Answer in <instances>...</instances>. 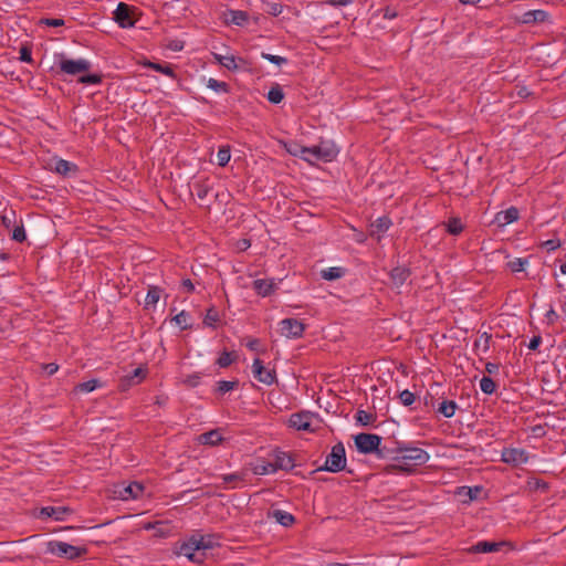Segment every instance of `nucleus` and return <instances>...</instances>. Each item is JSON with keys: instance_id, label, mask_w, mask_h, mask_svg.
<instances>
[{"instance_id": "1", "label": "nucleus", "mask_w": 566, "mask_h": 566, "mask_svg": "<svg viewBox=\"0 0 566 566\" xmlns=\"http://www.w3.org/2000/svg\"><path fill=\"white\" fill-rule=\"evenodd\" d=\"M396 447L390 449V457L402 461L397 468L403 472H412V465H422L430 459L429 453L418 447L405 442H395Z\"/></svg>"}, {"instance_id": "2", "label": "nucleus", "mask_w": 566, "mask_h": 566, "mask_svg": "<svg viewBox=\"0 0 566 566\" xmlns=\"http://www.w3.org/2000/svg\"><path fill=\"white\" fill-rule=\"evenodd\" d=\"M381 437L375 433H358L354 437L357 451L363 454H376L377 458L385 459L390 457V449L381 447Z\"/></svg>"}, {"instance_id": "3", "label": "nucleus", "mask_w": 566, "mask_h": 566, "mask_svg": "<svg viewBox=\"0 0 566 566\" xmlns=\"http://www.w3.org/2000/svg\"><path fill=\"white\" fill-rule=\"evenodd\" d=\"M339 153V149L332 140H321L317 145L312 147H302V158L311 161L312 159L329 163L334 160Z\"/></svg>"}, {"instance_id": "4", "label": "nucleus", "mask_w": 566, "mask_h": 566, "mask_svg": "<svg viewBox=\"0 0 566 566\" xmlns=\"http://www.w3.org/2000/svg\"><path fill=\"white\" fill-rule=\"evenodd\" d=\"M346 469V451L342 442L332 447L331 453L327 455L324 465L316 469V471H328L337 473Z\"/></svg>"}, {"instance_id": "5", "label": "nucleus", "mask_w": 566, "mask_h": 566, "mask_svg": "<svg viewBox=\"0 0 566 566\" xmlns=\"http://www.w3.org/2000/svg\"><path fill=\"white\" fill-rule=\"evenodd\" d=\"M46 552L59 557H64L70 560H75L86 555L87 548L73 546L69 543L61 541H50L46 544Z\"/></svg>"}, {"instance_id": "6", "label": "nucleus", "mask_w": 566, "mask_h": 566, "mask_svg": "<svg viewBox=\"0 0 566 566\" xmlns=\"http://www.w3.org/2000/svg\"><path fill=\"white\" fill-rule=\"evenodd\" d=\"M59 67H60L61 73L76 76V75H80V74H83V73L90 71L92 67V64L90 61H87L85 59L71 60V59L65 57L64 54H61L60 61H59Z\"/></svg>"}, {"instance_id": "7", "label": "nucleus", "mask_w": 566, "mask_h": 566, "mask_svg": "<svg viewBox=\"0 0 566 566\" xmlns=\"http://www.w3.org/2000/svg\"><path fill=\"white\" fill-rule=\"evenodd\" d=\"M148 369L146 367H138L132 373L123 376L118 381V390L125 392L132 387L140 384L147 376Z\"/></svg>"}, {"instance_id": "8", "label": "nucleus", "mask_w": 566, "mask_h": 566, "mask_svg": "<svg viewBox=\"0 0 566 566\" xmlns=\"http://www.w3.org/2000/svg\"><path fill=\"white\" fill-rule=\"evenodd\" d=\"M305 325L296 318H284L280 322V332L289 338L302 337Z\"/></svg>"}, {"instance_id": "9", "label": "nucleus", "mask_w": 566, "mask_h": 566, "mask_svg": "<svg viewBox=\"0 0 566 566\" xmlns=\"http://www.w3.org/2000/svg\"><path fill=\"white\" fill-rule=\"evenodd\" d=\"M114 21L120 27V28H132L135 24V20L133 19V7L119 2L117 4V8L114 11Z\"/></svg>"}, {"instance_id": "10", "label": "nucleus", "mask_w": 566, "mask_h": 566, "mask_svg": "<svg viewBox=\"0 0 566 566\" xmlns=\"http://www.w3.org/2000/svg\"><path fill=\"white\" fill-rule=\"evenodd\" d=\"M314 417V413L311 411H300L292 413L289 419V426L291 428H294L296 430H303V431H314L312 428L311 421Z\"/></svg>"}, {"instance_id": "11", "label": "nucleus", "mask_w": 566, "mask_h": 566, "mask_svg": "<svg viewBox=\"0 0 566 566\" xmlns=\"http://www.w3.org/2000/svg\"><path fill=\"white\" fill-rule=\"evenodd\" d=\"M502 461L518 467L528 461V453L522 448H505L502 451Z\"/></svg>"}, {"instance_id": "12", "label": "nucleus", "mask_w": 566, "mask_h": 566, "mask_svg": "<svg viewBox=\"0 0 566 566\" xmlns=\"http://www.w3.org/2000/svg\"><path fill=\"white\" fill-rule=\"evenodd\" d=\"M178 554L186 556L193 563L200 564L205 560V553H199L198 547H196V535H192L187 542L180 545Z\"/></svg>"}, {"instance_id": "13", "label": "nucleus", "mask_w": 566, "mask_h": 566, "mask_svg": "<svg viewBox=\"0 0 566 566\" xmlns=\"http://www.w3.org/2000/svg\"><path fill=\"white\" fill-rule=\"evenodd\" d=\"M252 371L255 379L265 385H272L276 381L275 370H269L263 366L260 358H255L252 364Z\"/></svg>"}, {"instance_id": "14", "label": "nucleus", "mask_w": 566, "mask_h": 566, "mask_svg": "<svg viewBox=\"0 0 566 566\" xmlns=\"http://www.w3.org/2000/svg\"><path fill=\"white\" fill-rule=\"evenodd\" d=\"M73 513V510L69 506H44L41 507L39 514L36 515L39 518H53L55 521L62 522L65 521L66 515Z\"/></svg>"}, {"instance_id": "15", "label": "nucleus", "mask_w": 566, "mask_h": 566, "mask_svg": "<svg viewBox=\"0 0 566 566\" xmlns=\"http://www.w3.org/2000/svg\"><path fill=\"white\" fill-rule=\"evenodd\" d=\"M412 271L408 266H395L389 272V281L392 289L399 290L411 276Z\"/></svg>"}, {"instance_id": "16", "label": "nucleus", "mask_w": 566, "mask_h": 566, "mask_svg": "<svg viewBox=\"0 0 566 566\" xmlns=\"http://www.w3.org/2000/svg\"><path fill=\"white\" fill-rule=\"evenodd\" d=\"M274 468L275 471L277 470H284V471H291L295 467V460L292 453H287L281 450L274 451Z\"/></svg>"}, {"instance_id": "17", "label": "nucleus", "mask_w": 566, "mask_h": 566, "mask_svg": "<svg viewBox=\"0 0 566 566\" xmlns=\"http://www.w3.org/2000/svg\"><path fill=\"white\" fill-rule=\"evenodd\" d=\"M252 287L259 296L266 297L276 291L277 285L273 279H258L253 281Z\"/></svg>"}, {"instance_id": "18", "label": "nucleus", "mask_w": 566, "mask_h": 566, "mask_svg": "<svg viewBox=\"0 0 566 566\" xmlns=\"http://www.w3.org/2000/svg\"><path fill=\"white\" fill-rule=\"evenodd\" d=\"M549 13L545 10H530L522 14L520 22L523 24H535L548 21Z\"/></svg>"}, {"instance_id": "19", "label": "nucleus", "mask_w": 566, "mask_h": 566, "mask_svg": "<svg viewBox=\"0 0 566 566\" xmlns=\"http://www.w3.org/2000/svg\"><path fill=\"white\" fill-rule=\"evenodd\" d=\"M520 212L515 207H510L504 211H500L495 214L494 223L499 227L507 226L518 219Z\"/></svg>"}, {"instance_id": "20", "label": "nucleus", "mask_w": 566, "mask_h": 566, "mask_svg": "<svg viewBox=\"0 0 566 566\" xmlns=\"http://www.w3.org/2000/svg\"><path fill=\"white\" fill-rule=\"evenodd\" d=\"M224 21L227 24L243 27L249 21V14L247 11L229 9L224 13Z\"/></svg>"}, {"instance_id": "21", "label": "nucleus", "mask_w": 566, "mask_h": 566, "mask_svg": "<svg viewBox=\"0 0 566 566\" xmlns=\"http://www.w3.org/2000/svg\"><path fill=\"white\" fill-rule=\"evenodd\" d=\"M53 170L56 174L66 177V176L76 174L78 171V167L76 164H74L72 161L59 158V159L54 160Z\"/></svg>"}, {"instance_id": "22", "label": "nucleus", "mask_w": 566, "mask_h": 566, "mask_svg": "<svg viewBox=\"0 0 566 566\" xmlns=\"http://www.w3.org/2000/svg\"><path fill=\"white\" fill-rule=\"evenodd\" d=\"M506 545V542H488V541H480L476 544H474L470 552L475 554H485V553H492L500 551V547Z\"/></svg>"}, {"instance_id": "23", "label": "nucleus", "mask_w": 566, "mask_h": 566, "mask_svg": "<svg viewBox=\"0 0 566 566\" xmlns=\"http://www.w3.org/2000/svg\"><path fill=\"white\" fill-rule=\"evenodd\" d=\"M219 546L218 537L216 535H196V547L199 553H205Z\"/></svg>"}, {"instance_id": "24", "label": "nucleus", "mask_w": 566, "mask_h": 566, "mask_svg": "<svg viewBox=\"0 0 566 566\" xmlns=\"http://www.w3.org/2000/svg\"><path fill=\"white\" fill-rule=\"evenodd\" d=\"M223 440L220 429H212L208 432H203L198 437L199 443L203 446H218Z\"/></svg>"}, {"instance_id": "25", "label": "nucleus", "mask_w": 566, "mask_h": 566, "mask_svg": "<svg viewBox=\"0 0 566 566\" xmlns=\"http://www.w3.org/2000/svg\"><path fill=\"white\" fill-rule=\"evenodd\" d=\"M144 492V486L143 484L138 483V482H132L129 483L127 486H124L120 491H119V496L123 499V500H129V499H138Z\"/></svg>"}, {"instance_id": "26", "label": "nucleus", "mask_w": 566, "mask_h": 566, "mask_svg": "<svg viewBox=\"0 0 566 566\" xmlns=\"http://www.w3.org/2000/svg\"><path fill=\"white\" fill-rule=\"evenodd\" d=\"M392 222L389 217L382 216L375 220V222L371 223V230L370 235L375 237L378 235V240L380 239V234L385 233L390 227Z\"/></svg>"}, {"instance_id": "27", "label": "nucleus", "mask_w": 566, "mask_h": 566, "mask_svg": "<svg viewBox=\"0 0 566 566\" xmlns=\"http://www.w3.org/2000/svg\"><path fill=\"white\" fill-rule=\"evenodd\" d=\"M268 516L274 518L279 524L285 527L292 526L295 523V517L291 513L282 510H273L269 512Z\"/></svg>"}, {"instance_id": "28", "label": "nucleus", "mask_w": 566, "mask_h": 566, "mask_svg": "<svg viewBox=\"0 0 566 566\" xmlns=\"http://www.w3.org/2000/svg\"><path fill=\"white\" fill-rule=\"evenodd\" d=\"M192 187L200 200L206 199L209 192L212 190V186L210 185L208 178L193 182Z\"/></svg>"}, {"instance_id": "29", "label": "nucleus", "mask_w": 566, "mask_h": 566, "mask_svg": "<svg viewBox=\"0 0 566 566\" xmlns=\"http://www.w3.org/2000/svg\"><path fill=\"white\" fill-rule=\"evenodd\" d=\"M145 66L149 67V69H153L159 73H163L171 78H177V74L174 70V66L169 63H166V64H160V63H155V62H150L148 61L147 63L144 64Z\"/></svg>"}, {"instance_id": "30", "label": "nucleus", "mask_w": 566, "mask_h": 566, "mask_svg": "<svg viewBox=\"0 0 566 566\" xmlns=\"http://www.w3.org/2000/svg\"><path fill=\"white\" fill-rule=\"evenodd\" d=\"M284 92H283V88L280 84L277 83H274L268 94H266V98L270 103L272 104H280L283 99H284Z\"/></svg>"}, {"instance_id": "31", "label": "nucleus", "mask_w": 566, "mask_h": 566, "mask_svg": "<svg viewBox=\"0 0 566 566\" xmlns=\"http://www.w3.org/2000/svg\"><path fill=\"white\" fill-rule=\"evenodd\" d=\"M458 405L454 400H443L438 405L437 411L446 418L454 416Z\"/></svg>"}, {"instance_id": "32", "label": "nucleus", "mask_w": 566, "mask_h": 566, "mask_svg": "<svg viewBox=\"0 0 566 566\" xmlns=\"http://www.w3.org/2000/svg\"><path fill=\"white\" fill-rule=\"evenodd\" d=\"M239 387V380H220L217 382L214 388V394L218 396H223L227 392L234 390Z\"/></svg>"}, {"instance_id": "33", "label": "nucleus", "mask_w": 566, "mask_h": 566, "mask_svg": "<svg viewBox=\"0 0 566 566\" xmlns=\"http://www.w3.org/2000/svg\"><path fill=\"white\" fill-rule=\"evenodd\" d=\"M214 59L218 61L219 64H221L223 67H226L229 71H237L239 70V64L237 63V57L233 55H221V54H213Z\"/></svg>"}, {"instance_id": "34", "label": "nucleus", "mask_w": 566, "mask_h": 566, "mask_svg": "<svg viewBox=\"0 0 566 566\" xmlns=\"http://www.w3.org/2000/svg\"><path fill=\"white\" fill-rule=\"evenodd\" d=\"M345 275V269L340 266H332L321 272V276L326 281H334Z\"/></svg>"}, {"instance_id": "35", "label": "nucleus", "mask_w": 566, "mask_h": 566, "mask_svg": "<svg viewBox=\"0 0 566 566\" xmlns=\"http://www.w3.org/2000/svg\"><path fill=\"white\" fill-rule=\"evenodd\" d=\"M161 295V289L158 286H149L146 298H145V307L148 308L150 306H155Z\"/></svg>"}, {"instance_id": "36", "label": "nucleus", "mask_w": 566, "mask_h": 566, "mask_svg": "<svg viewBox=\"0 0 566 566\" xmlns=\"http://www.w3.org/2000/svg\"><path fill=\"white\" fill-rule=\"evenodd\" d=\"M102 387V382L98 379H90L75 386L76 392L87 394L96 388Z\"/></svg>"}, {"instance_id": "37", "label": "nucleus", "mask_w": 566, "mask_h": 566, "mask_svg": "<svg viewBox=\"0 0 566 566\" xmlns=\"http://www.w3.org/2000/svg\"><path fill=\"white\" fill-rule=\"evenodd\" d=\"M190 314L186 311H181L180 313H178L177 315H175L172 317V321L182 329V331H186V329H189L191 328V324H190Z\"/></svg>"}, {"instance_id": "38", "label": "nucleus", "mask_w": 566, "mask_h": 566, "mask_svg": "<svg viewBox=\"0 0 566 566\" xmlns=\"http://www.w3.org/2000/svg\"><path fill=\"white\" fill-rule=\"evenodd\" d=\"M9 231H11V239L17 242L22 243L27 240V233L22 221L20 222V224L15 223Z\"/></svg>"}, {"instance_id": "39", "label": "nucleus", "mask_w": 566, "mask_h": 566, "mask_svg": "<svg viewBox=\"0 0 566 566\" xmlns=\"http://www.w3.org/2000/svg\"><path fill=\"white\" fill-rule=\"evenodd\" d=\"M235 358L237 356L234 353L223 350L216 363L220 368H227L235 360Z\"/></svg>"}, {"instance_id": "40", "label": "nucleus", "mask_w": 566, "mask_h": 566, "mask_svg": "<svg viewBox=\"0 0 566 566\" xmlns=\"http://www.w3.org/2000/svg\"><path fill=\"white\" fill-rule=\"evenodd\" d=\"M231 158V149L230 146H221L217 154L218 165L220 167H224L228 165Z\"/></svg>"}, {"instance_id": "41", "label": "nucleus", "mask_w": 566, "mask_h": 566, "mask_svg": "<svg viewBox=\"0 0 566 566\" xmlns=\"http://www.w3.org/2000/svg\"><path fill=\"white\" fill-rule=\"evenodd\" d=\"M77 82L84 85H98L103 82L101 74H83L80 75Z\"/></svg>"}, {"instance_id": "42", "label": "nucleus", "mask_w": 566, "mask_h": 566, "mask_svg": "<svg viewBox=\"0 0 566 566\" xmlns=\"http://www.w3.org/2000/svg\"><path fill=\"white\" fill-rule=\"evenodd\" d=\"M447 231L452 235H459L463 231V224L459 218H450L447 222Z\"/></svg>"}, {"instance_id": "43", "label": "nucleus", "mask_w": 566, "mask_h": 566, "mask_svg": "<svg viewBox=\"0 0 566 566\" xmlns=\"http://www.w3.org/2000/svg\"><path fill=\"white\" fill-rule=\"evenodd\" d=\"M355 419L361 426H369L371 422L376 420V415L365 410H358L355 415Z\"/></svg>"}, {"instance_id": "44", "label": "nucleus", "mask_w": 566, "mask_h": 566, "mask_svg": "<svg viewBox=\"0 0 566 566\" xmlns=\"http://www.w3.org/2000/svg\"><path fill=\"white\" fill-rule=\"evenodd\" d=\"M207 87L216 91V92H222V93H229L230 92V86L228 83L226 82H221V81H218L216 78H209L207 81Z\"/></svg>"}, {"instance_id": "45", "label": "nucleus", "mask_w": 566, "mask_h": 566, "mask_svg": "<svg viewBox=\"0 0 566 566\" xmlns=\"http://www.w3.org/2000/svg\"><path fill=\"white\" fill-rule=\"evenodd\" d=\"M480 388L485 395H492L496 389V385L491 377L483 376L480 380Z\"/></svg>"}, {"instance_id": "46", "label": "nucleus", "mask_w": 566, "mask_h": 566, "mask_svg": "<svg viewBox=\"0 0 566 566\" xmlns=\"http://www.w3.org/2000/svg\"><path fill=\"white\" fill-rule=\"evenodd\" d=\"M528 264L527 258H516L507 263V268L512 272H522L525 270V266Z\"/></svg>"}, {"instance_id": "47", "label": "nucleus", "mask_w": 566, "mask_h": 566, "mask_svg": "<svg viewBox=\"0 0 566 566\" xmlns=\"http://www.w3.org/2000/svg\"><path fill=\"white\" fill-rule=\"evenodd\" d=\"M482 492V486H462L459 491V494L468 495L470 501L478 500L480 493Z\"/></svg>"}, {"instance_id": "48", "label": "nucleus", "mask_w": 566, "mask_h": 566, "mask_svg": "<svg viewBox=\"0 0 566 566\" xmlns=\"http://www.w3.org/2000/svg\"><path fill=\"white\" fill-rule=\"evenodd\" d=\"M1 223L10 230L15 224V212L13 210L4 211L1 216Z\"/></svg>"}, {"instance_id": "49", "label": "nucleus", "mask_w": 566, "mask_h": 566, "mask_svg": "<svg viewBox=\"0 0 566 566\" xmlns=\"http://www.w3.org/2000/svg\"><path fill=\"white\" fill-rule=\"evenodd\" d=\"M274 472H276V471H275L273 462L256 464L253 468V473L258 474V475H265V474L274 473Z\"/></svg>"}, {"instance_id": "50", "label": "nucleus", "mask_w": 566, "mask_h": 566, "mask_svg": "<svg viewBox=\"0 0 566 566\" xmlns=\"http://www.w3.org/2000/svg\"><path fill=\"white\" fill-rule=\"evenodd\" d=\"M220 317H219V313L218 311L214 308V307H210L208 311H207V314L205 316V319H203V323L205 325L207 326H211L213 327L214 324L217 322H219Z\"/></svg>"}, {"instance_id": "51", "label": "nucleus", "mask_w": 566, "mask_h": 566, "mask_svg": "<svg viewBox=\"0 0 566 566\" xmlns=\"http://www.w3.org/2000/svg\"><path fill=\"white\" fill-rule=\"evenodd\" d=\"M201 380V374L200 373H193L191 375H187L182 379V384L186 385L189 388H195L200 385Z\"/></svg>"}, {"instance_id": "52", "label": "nucleus", "mask_w": 566, "mask_h": 566, "mask_svg": "<svg viewBox=\"0 0 566 566\" xmlns=\"http://www.w3.org/2000/svg\"><path fill=\"white\" fill-rule=\"evenodd\" d=\"M261 57L279 66L284 65L289 62L287 59L284 56L273 55L266 52H261Z\"/></svg>"}, {"instance_id": "53", "label": "nucleus", "mask_w": 566, "mask_h": 566, "mask_svg": "<svg viewBox=\"0 0 566 566\" xmlns=\"http://www.w3.org/2000/svg\"><path fill=\"white\" fill-rule=\"evenodd\" d=\"M399 400L405 407H409L416 401V395L405 389L399 394Z\"/></svg>"}, {"instance_id": "54", "label": "nucleus", "mask_w": 566, "mask_h": 566, "mask_svg": "<svg viewBox=\"0 0 566 566\" xmlns=\"http://www.w3.org/2000/svg\"><path fill=\"white\" fill-rule=\"evenodd\" d=\"M19 53H20V57H19L20 61L25 62V63H32L33 62L32 50H31L30 45H28V44L21 45V48L19 50Z\"/></svg>"}, {"instance_id": "55", "label": "nucleus", "mask_w": 566, "mask_h": 566, "mask_svg": "<svg viewBox=\"0 0 566 566\" xmlns=\"http://www.w3.org/2000/svg\"><path fill=\"white\" fill-rule=\"evenodd\" d=\"M532 95H533V93L531 91H528V88L524 85H516L514 87V92L512 93V96H516L522 99H525Z\"/></svg>"}, {"instance_id": "56", "label": "nucleus", "mask_w": 566, "mask_h": 566, "mask_svg": "<svg viewBox=\"0 0 566 566\" xmlns=\"http://www.w3.org/2000/svg\"><path fill=\"white\" fill-rule=\"evenodd\" d=\"M436 395H438V392H434V394H432L431 391L426 392V395L423 396V403L426 407H429L432 409L436 408V405H437Z\"/></svg>"}, {"instance_id": "57", "label": "nucleus", "mask_w": 566, "mask_h": 566, "mask_svg": "<svg viewBox=\"0 0 566 566\" xmlns=\"http://www.w3.org/2000/svg\"><path fill=\"white\" fill-rule=\"evenodd\" d=\"M283 6L281 3L272 2L268 4L266 12L271 15L277 17L282 13Z\"/></svg>"}, {"instance_id": "58", "label": "nucleus", "mask_w": 566, "mask_h": 566, "mask_svg": "<svg viewBox=\"0 0 566 566\" xmlns=\"http://www.w3.org/2000/svg\"><path fill=\"white\" fill-rule=\"evenodd\" d=\"M41 22L48 27H53V28L62 27L65 24L63 19H55V18H45V19H42Z\"/></svg>"}, {"instance_id": "59", "label": "nucleus", "mask_w": 566, "mask_h": 566, "mask_svg": "<svg viewBox=\"0 0 566 566\" xmlns=\"http://www.w3.org/2000/svg\"><path fill=\"white\" fill-rule=\"evenodd\" d=\"M544 247L548 251H554L560 247V241L558 239H551L544 242Z\"/></svg>"}, {"instance_id": "60", "label": "nucleus", "mask_w": 566, "mask_h": 566, "mask_svg": "<svg viewBox=\"0 0 566 566\" xmlns=\"http://www.w3.org/2000/svg\"><path fill=\"white\" fill-rule=\"evenodd\" d=\"M43 370L49 375L52 376L59 370V365L55 363H49L43 365Z\"/></svg>"}, {"instance_id": "61", "label": "nucleus", "mask_w": 566, "mask_h": 566, "mask_svg": "<svg viewBox=\"0 0 566 566\" xmlns=\"http://www.w3.org/2000/svg\"><path fill=\"white\" fill-rule=\"evenodd\" d=\"M541 343H542V337L539 335H535L531 338L528 348L531 350H536L539 347Z\"/></svg>"}, {"instance_id": "62", "label": "nucleus", "mask_w": 566, "mask_h": 566, "mask_svg": "<svg viewBox=\"0 0 566 566\" xmlns=\"http://www.w3.org/2000/svg\"><path fill=\"white\" fill-rule=\"evenodd\" d=\"M499 369H500V365L499 364H495V363H486L485 364V371L489 374V375H495L499 373Z\"/></svg>"}, {"instance_id": "63", "label": "nucleus", "mask_w": 566, "mask_h": 566, "mask_svg": "<svg viewBox=\"0 0 566 566\" xmlns=\"http://www.w3.org/2000/svg\"><path fill=\"white\" fill-rule=\"evenodd\" d=\"M222 480L224 483L229 484V483H234L237 481H240L241 476L237 473L224 474V475H222Z\"/></svg>"}, {"instance_id": "64", "label": "nucleus", "mask_w": 566, "mask_h": 566, "mask_svg": "<svg viewBox=\"0 0 566 566\" xmlns=\"http://www.w3.org/2000/svg\"><path fill=\"white\" fill-rule=\"evenodd\" d=\"M260 346V340L258 338H252L248 342L247 347L250 350L258 352Z\"/></svg>"}]
</instances>
